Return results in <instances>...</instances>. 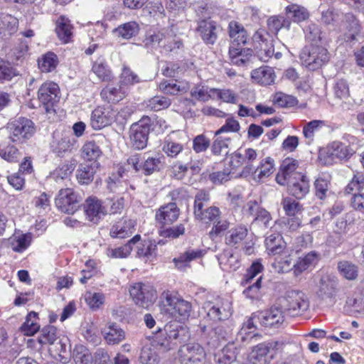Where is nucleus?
<instances>
[{"label": "nucleus", "mask_w": 364, "mask_h": 364, "mask_svg": "<svg viewBox=\"0 0 364 364\" xmlns=\"http://www.w3.org/2000/svg\"><path fill=\"white\" fill-rule=\"evenodd\" d=\"M191 338L188 328L176 322L166 323L159 328L154 336V343L164 351L170 350L179 344L187 342Z\"/></svg>", "instance_id": "obj_1"}, {"label": "nucleus", "mask_w": 364, "mask_h": 364, "mask_svg": "<svg viewBox=\"0 0 364 364\" xmlns=\"http://www.w3.org/2000/svg\"><path fill=\"white\" fill-rule=\"evenodd\" d=\"M9 136L13 143L24 144L36 133L34 122L26 117H18L9 122L6 126Z\"/></svg>", "instance_id": "obj_2"}, {"label": "nucleus", "mask_w": 364, "mask_h": 364, "mask_svg": "<svg viewBox=\"0 0 364 364\" xmlns=\"http://www.w3.org/2000/svg\"><path fill=\"white\" fill-rule=\"evenodd\" d=\"M284 311L290 316H295L306 311L309 301L306 294L299 290H289L285 296L277 299Z\"/></svg>", "instance_id": "obj_3"}, {"label": "nucleus", "mask_w": 364, "mask_h": 364, "mask_svg": "<svg viewBox=\"0 0 364 364\" xmlns=\"http://www.w3.org/2000/svg\"><path fill=\"white\" fill-rule=\"evenodd\" d=\"M329 58L328 50L321 46H306L300 53L302 64L310 70L320 68L329 60Z\"/></svg>", "instance_id": "obj_4"}, {"label": "nucleus", "mask_w": 364, "mask_h": 364, "mask_svg": "<svg viewBox=\"0 0 364 364\" xmlns=\"http://www.w3.org/2000/svg\"><path fill=\"white\" fill-rule=\"evenodd\" d=\"M129 294L134 304L144 309L154 304L157 298L156 290L149 284L142 282L135 283L129 288Z\"/></svg>", "instance_id": "obj_5"}, {"label": "nucleus", "mask_w": 364, "mask_h": 364, "mask_svg": "<svg viewBox=\"0 0 364 364\" xmlns=\"http://www.w3.org/2000/svg\"><path fill=\"white\" fill-rule=\"evenodd\" d=\"M283 343L278 341L270 340L255 346L250 355L252 364H269L274 357L277 350L282 348Z\"/></svg>", "instance_id": "obj_6"}, {"label": "nucleus", "mask_w": 364, "mask_h": 364, "mask_svg": "<svg viewBox=\"0 0 364 364\" xmlns=\"http://www.w3.org/2000/svg\"><path fill=\"white\" fill-rule=\"evenodd\" d=\"M285 312L277 301L269 309L255 313V318L265 328H279L284 321Z\"/></svg>", "instance_id": "obj_7"}, {"label": "nucleus", "mask_w": 364, "mask_h": 364, "mask_svg": "<svg viewBox=\"0 0 364 364\" xmlns=\"http://www.w3.org/2000/svg\"><path fill=\"white\" fill-rule=\"evenodd\" d=\"M161 157H153L141 154H134L127 159V164L135 171H141L144 175L149 176L159 171L162 166Z\"/></svg>", "instance_id": "obj_8"}, {"label": "nucleus", "mask_w": 364, "mask_h": 364, "mask_svg": "<svg viewBox=\"0 0 364 364\" xmlns=\"http://www.w3.org/2000/svg\"><path fill=\"white\" fill-rule=\"evenodd\" d=\"M38 98L47 113L55 112L54 107L60 100L58 85L53 82L43 83L38 89Z\"/></svg>", "instance_id": "obj_9"}, {"label": "nucleus", "mask_w": 364, "mask_h": 364, "mask_svg": "<svg viewBox=\"0 0 364 364\" xmlns=\"http://www.w3.org/2000/svg\"><path fill=\"white\" fill-rule=\"evenodd\" d=\"M257 151L252 148H247L242 151L238 149L230 155V166L232 169H237L244 166L242 174L253 173L255 166L252 162L257 159Z\"/></svg>", "instance_id": "obj_10"}, {"label": "nucleus", "mask_w": 364, "mask_h": 364, "mask_svg": "<svg viewBox=\"0 0 364 364\" xmlns=\"http://www.w3.org/2000/svg\"><path fill=\"white\" fill-rule=\"evenodd\" d=\"M151 119L144 117L137 124H132L130 129V139L132 147L135 149H143L147 145L150 132Z\"/></svg>", "instance_id": "obj_11"}, {"label": "nucleus", "mask_w": 364, "mask_h": 364, "mask_svg": "<svg viewBox=\"0 0 364 364\" xmlns=\"http://www.w3.org/2000/svg\"><path fill=\"white\" fill-rule=\"evenodd\" d=\"M117 113L110 105L99 106L92 112L90 125L95 130L108 127L115 121Z\"/></svg>", "instance_id": "obj_12"}, {"label": "nucleus", "mask_w": 364, "mask_h": 364, "mask_svg": "<svg viewBox=\"0 0 364 364\" xmlns=\"http://www.w3.org/2000/svg\"><path fill=\"white\" fill-rule=\"evenodd\" d=\"M80 199L71 188L61 189L55 198V205L62 212L73 214L79 208Z\"/></svg>", "instance_id": "obj_13"}, {"label": "nucleus", "mask_w": 364, "mask_h": 364, "mask_svg": "<svg viewBox=\"0 0 364 364\" xmlns=\"http://www.w3.org/2000/svg\"><path fill=\"white\" fill-rule=\"evenodd\" d=\"M178 355L181 364H193L205 358V350L198 343H189L180 347Z\"/></svg>", "instance_id": "obj_14"}, {"label": "nucleus", "mask_w": 364, "mask_h": 364, "mask_svg": "<svg viewBox=\"0 0 364 364\" xmlns=\"http://www.w3.org/2000/svg\"><path fill=\"white\" fill-rule=\"evenodd\" d=\"M196 31L205 45L213 46L218 38L220 27L215 21L204 19L198 22Z\"/></svg>", "instance_id": "obj_15"}, {"label": "nucleus", "mask_w": 364, "mask_h": 364, "mask_svg": "<svg viewBox=\"0 0 364 364\" xmlns=\"http://www.w3.org/2000/svg\"><path fill=\"white\" fill-rule=\"evenodd\" d=\"M76 142V139L70 132L62 133L60 136L54 134L50 149L58 156L62 157L71 152Z\"/></svg>", "instance_id": "obj_16"}, {"label": "nucleus", "mask_w": 364, "mask_h": 364, "mask_svg": "<svg viewBox=\"0 0 364 364\" xmlns=\"http://www.w3.org/2000/svg\"><path fill=\"white\" fill-rule=\"evenodd\" d=\"M240 351L237 342H229L213 355L214 364H232L236 362Z\"/></svg>", "instance_id": "obj_17"}, {"label": "nucleus", "mask_w": 364, "mask_h": 364, "mask_svg": "<svg viewBox=\"0 0 364 364\" xmlns=\"http://www.w3.org/2000/svg\"><path fill=\"white\" fill-rule=\"evenodd\" d=\"M86 218L93 224H97L107 214V210L102 205L101 200L96 197H89L84 205Z\"/></svg>", "instance_id": "obj_18"}, {"label": "nucleus", "mask_w": 364, "mask_h": 364, "mask_svg": "<svg viewBox=\"0 0 364 364\" xmlns=\"http://www.w3.org/2000/svg\"><path fill=\"white\" fill-rule=\"evenodd\" d=\"M162 151L170 158H185V161H191V151L185 150L183 145L173 140L171 136H167L161 144Z\"/></svg>", "instance_id": "obj_19"}, {"label": "nucleus", "mask_w": 364, "mask_h": 364, "mask_svg": "<svg viewBox=\"0 0 364 364\" xmlns=\"http://www.w3.org/2000/svg\"><path fill=\"white\" fill-rule=\"evenodd\" d=\"M166 301L169 306L168 310L173 317L186 319L190 316L192 306L188 301L180 297L167 296Z\"/></svg>", "instance_id": "obj_20"}, {"label": "nucleus", "mask_w": 364, "mask_h": 364, "mask_svg": "<svg viewBox=\"0 0 364 364\" xmlns=\"http://www.w3.org/2000/svg\"><path fill=\"white\" fill-rule=\"evenodd\" d=\"M338 285V278L331 274L323 275L318 284L317 295L322 299L336 296Z\"/></svg>", "instance_id": "obj_21"}, {"label": "nucleus", "mask_w": 364, "mask_h": 364, "mask_svg": "<svg viewBox=\"0 0 364 364\" xmlns=\"http://www.w3.org/2000/svg\"><path fill=\"white\" fill-rule=\"evenodd\" d=\"M299 166V161L292 158L285 159L281 166L279 171L276 176V181L280 185H286V182L290 181L292 178H296L297 174H303L296 171Z\"/></svg>", "instance_id": "obj_22"}, {"label": "nucleus", "mask_w": 364, "mask_h": 364, "mask_svg": "<svg viewBox=\"0 0 364 364\" xmlns=\"http://www.w3.org/2000/svg\"><path fill=\"white\" fill-rule=\"evenodd\" d=\"M286 184L289 193L296 199H302L309 191V181L304 174H297L296 178H292Z\"/></svg>", "instance_id": "obj_23"}, {"label": "nucleus", "mask_w": 364, "mask_h": 364, "mask_svg": "<svg viewBox=\"0 0 364 364\" xmlns=\"http://www.w3.org/2000/svg\"><path fill=\"white\" fill-rule=\"evenodd\" d=\"M180 210L175 203H169L156 210L155 219L161 225H171L178 218Z\"/></svg>", "instance_id": "obj_24"}, {"label": "nucleus", "mask_w": 364, "mask_h": 364, "mask_svg": "<svg viewBox=\"0 0 364 364\" xmlns=\"http://www.w3.org/2000/svg\"><path fill=\"white\" fill-rule=\"evenodd\" d=\"M341 27L343 31V39L346 42L354 41L360 31L359 21L351 13L343 15Z\"/></svg>", "instance_id": "obj_25"}, {"label": "nucleus", "mask_w": 364, "mask_h": 364, "mask_svg": "<svg viewBox=\"0 0 364 364\" xmlns=\"http://www.w3.org/2000/svg\"><path fill=\"white\" fill-rule=\"evenodd\" d=\"M229 55L233 65L247 66L253 57V50L250 48H242L240 46H230Z\"/></svg>", "instance_id": "obj_26"}, {"label": "nucleus", "mask_w": 364, "mask_h": 364, "mask_svg": "<svg viewBox=\"0 0 364 364\" xmlns=\"http://www.w3.org/2000/svg\"><path fill=\"white\" fill-rule=\"evenodd\" d=\"M105 341L109 345L118 344L125 339V332L114 322L107 323L102 330Z\"/></svg>", "instance_id": "obj_27"}, {"label": "nucleus", "mask_w": 364, "mask_h": 364, "mask_svg": "<svg viewBox=\"0 0 364 364\" xmlns=\"http://www.w3.org/2000/svg\"><path fill=\"white\" fill-rule=\"evenodd\" d=\"M203 308L208 316L214 321L228 319L231 314L230 309H226L220 301H206Z\"/></svg>", "instance_id": "obj_28"}, {"label": "nucleus", "mask_w": 364, "mask_h": 364, "mask_svg": "<svg viewBox=\"0 0 364 364\" xmlns=\"http://www.w3.org/2000/svg\"><path fill=\"white\" fill-rule=\"evenodd\" d=\"M12 143L9 137L0 141V157L9 163H18L22 154Z\"/></svg>", "instance_id": "obj_29"}, {"label": "nucleus", "mask_w": 364, "mask_h": 364, "mask_svg": "<svg viewBox=\"0 0 364 364\" xmlns=\"http://www.w3.org/2000/svg\"><path fill=\"white\" fill-rule=\"evenodd\" d=\"M228 33L232 39L231 46H237L247 43L248 38L247 31L240 23L231 21L228 25Z\"/></svg>", "instance_id": "obj_30"}, {"label": "nucleus", "mask_w": 364, "mask_h": 364, "mask_svg": "<svg viewBox=\"0 0 364 364\" xmlns=\"http://www.w3.org/2000/svg\"><path fill=\"white\" fill-rule=\"evenodd\" d=\"M328 153L333 158L348 160L355 153V150L350 144L333 141L328 147Z\"/></svg>", "instance_id": "obj_31"}, {"label": "nucleus", "mask_w": 364, "mask_h": 364, "mask_svg": "<svg viewBox=\"0 0 364 364\" xmlns=\"http://www.w3.org/2000/svg\"><path fill=\"white\" fill-rule=\"evenodd\" d=\"M127 95V90L120 84L119 87L107 85L100 92L103 100L108 103H117L122 100Z\"/></svg>", "instance_id": "obj_32"}, {"label": "nucleus", "mask_w": 364, "mask_h": 364, "mask_svg": "<svg viewBox=\"0 0 364 364\" xmlns=\"http://www.w3.org/2000/svg\"><path fill=\"white\" fill-rule=\"evenodd\" d=\"M248 235V230L245 225H237L230 230L225 235V244L235 248L245 241Z\"/></svg>", "instance_id": "obj_33"}, {"label": "nucleus", "mask_w": 364, "mask_h": 364, "mask_svg": "<svg viewBox=\"0 0 364 364\" xmlns=\"http://www.w3.org/2000/svg\"><path fill=\"white\" fill-rule=\"evenodd\" d=\"M100 167V163H84L77 170V178L81 184H88L92 181L94 175Z\"/></svg>", "instance_id": "obj_34"}, {"label": "nucleus", "mask_w": 364, "mask_h": 364, "mask_svg": "<svg viewBox=\"0 0 364 364\" xmlns=\"http://www.w3.org/2000/svg\"><path fill=\"white\" fill-rule=\"evenodd\" d=\"M203 256V251L199 249H188L180 254L177 257L173 258V262L178 269H184L189 267V263L199 259Z\"/></svg>", "instance_id": "obj_35"}, {"label": "nucleus", "mask_w": 364, "mask_h": 364, "mask_svg": "<svg viewBox=\"0 0 364 364\" xmlns=\"http://www.w3.org/2000/svg\"><path fill=\"white\" fill-rule=\"evenodd\" d=\"M284 11L287 18L297 23L307 20L310 16L306 8L296 4L287 6Z\"/></svg>", "instance_id": "obj_36"}, {"label": "nucleus", "mask_w": 364, "mask_h": 364, "mask_svg": "<svg viewBox=\"0 0 364 364\" xmlns=\"http://www.w3.org/2000/svg\"><path fill=\"white\" fill-rule=\"evenodd\" d=\"M102 155L100 146L94 141H87L81 149V156L86 163H99L98 159Z\"/></svg>", "instance_id": "obj_37"}, {"label": "nucleus", "mask_w": 364, "mask_h": 364, "mask_svg": "<svg viewBox=\"0 0 364 364\" xmlns=\"http://www.w3.org/2000/svg\"><path fill=\"white\" fill-rule=\"evenodd\" d=\"M306 40L310 45L318 46V43H323L326 40V35L321 31L320 26L314 23H311L304 28Z\"/></svg>", "instance_id": "obj_38"}, {"label": "nucleus", "mask_w": 364, "mask_h": 364, "mask_svg": "<svg viewBox=\"0 0 364 364\" xmlns=\"http://www.w3.org/2000/svg\"><path fill=\"white\" fill-rule=\"evenodd\" d=\"M193 213L196 220L205 224H215L220 217V209L215 206L204 207Z\"/></svg>", "instance_id": "obj_39"}, {"label": "nucleus", "mask_w": 364, "mask_h": 364, "mask_svg": "<svg viewBox=\"0 0 364 364\" xmlns=\"http://www.w3.org/2000/svg\"><path fill=\"white\" fill-rule=\"evenodd\" d=\"M251 77L255 82L262 85H269L275 80L274 70L268 66L260 67L252 70Z\"/></svg>", "instance_id": "obj_40"}, {"label": "nucleus", "mask_w": 364, "mask_h": 364, "mask_svg": "<svg viewBox=\"0 0 364 364\" xmlns=\"http://www.w3.org/2000/svg\"><path fill=\"white\" fill-rule=\"evenodd\" d=\"M140 239L141 236L139 235H136L124 246L117 248H108L107 250V255L111 258H125L130 255L133 249V246L137 243Z\"/></svg>", "instance_id": "obj_41"}, {"label": "nucleus", "mask_w": 364, "mask_h": 364, "mask_svg": "<svg viewBox=\"0 0 364 364\" xmlns=\"http://www.w3.org/2000/svg\"><path fill=\"white\" fill-rule=\"evenodd\" d=\"M265 246L269 255H279L283 252L286 243L279 233H272L265 239Z\"/></svg>", "instance_id": "obj_42"}, {"label": "nucleus", "mask_w": 364, "mask_h": 364, "mask_svg": "<svg viewBox=\"0 0 364 364\" xmlns=\"http://www.w3.org/2000/svg\"><path fill=\"white\" fill-rule=\"evenodd\" d=\"M73 27L68 18L60 16L56 21L55 32L58 38L65 43H68L73 36Z\"/></svg>", "instance_id": "obj_43"}, {"label": "nucleus", "mask_w": 364, "mask_h": 364, "mask_svg": "<svg viewBox=\"0 0 364 364\" xmlns=\"http://www.w3.org/2000/svg\"><path fill=\"white\" fill-rule=\"evenodd\" d=\"M92 71L102 81L110 82L114 79V75L109 67L103 60H96L92 65Z\"/></svg>", "instance_id": "obj_44"}, {"label": "nucleus", "mask_w": 364, "mask_h": 364, "mask_svg": "<svg viewBox=\"0 0 364 364\" xmlns=\"http://www.w3.org/2000/svg\"><path fill=\"white\" fill-rule=\"evenodd\" d=\"M337 269L340 274L347 280H355L358 276V266L350 261L338 262Z\"/></svg>", "instance_id": "obj_45"}, {"label": "nucleus", "mask_w": 364, "mask_h": 364, "mask_svg": "<svg viewBox=\"0 0 364 364\" xmlns=\"http://www.w3.org/2000/svg\"><path fill=\"white\" fill-rule=\"evenodd\" d=\"M58 64V58L53 52H48L38 60V68L43 73H50L54 70Z\"/></svg>", "instance_id": "obj_46"}, {"label": "nucleus", "mask_w": 364, "mask_h": 364, "mask_svg": "<svg viewBox=\"0 0 364 364\" xmlns=\"http://www.w3.org/2000/svg\"><path fill=\"white\" fill-rule=\"evenodd\" d=\"M267 24L269 31L277 34L282 28L289 30L291 26V21L283 16H272L267 19Z\"/></svg>", "instance_id": "obj_47"}, {"label": "nucleus", "mask_w": 364, "mask_h": 364, "mask_svg": "<svg viewBox=\"0 0 364 364\" xmlns=\"http://www.w3.org/2000/svg\"><path fill=\"white\" fill-rule=\"evenodd\" d=\"M139 31V24L135 21H129L119 25L114 32L119 37L129 39L137 35Z\"/></svg>", "instance_id": "obj_48"}, {"label": "nucleus", "mask_w": 364, "mask_h": 364, "mask_svg": "<svg viewBox=\"0 0 364 364\" xmlns=\"http://www.w3.org/2000/svg\"><path fill=\"white\" fill-rule=\"evenodd\" d=\"M157 245L155 241L151 240H144L137 247V256L150 259L156 256Z\"/></svg>", "instance_id": "obj_49"}, {"label": "nucleus", "mask_w": 364, "mask_h": 364, "mask_svg": "<svg viewBox=\"0 0 364 364\" xmlns=\"http://www.w3.org/2000/svg\"><path fill=\"white\" fill-rule=\"evenodd\" d=\"M263 31H257L254 38L255 40H259L262 41V44H260L259 51L258 53V55L259 59L264 62H267L269 58L274 55V48L272 43L268 44L266 42V40L263 38L261 33H263Z\"/></svg>", "instance_id": "obj_50"}, {"label": "nucleus", "mask_w": 364, "mask_h": 364, "mask_svg": "<svg viewBox=\"0 0 364 364\" xmlns=\"http://www.w3.org/2000/svg\"><path fill=\"white\" fill-rule=\"evenodd\" d=\"M133 224L131 220L124 223H118L112 226L110 230V235L112 237L125 238L130 236L133 232Z\"/></svg>", "instance_id": "obj_51"}, {"label": "nucleus", "mask_w": 364, "mask_h": 364, "mask_svg": "<svg viewBox=\"0 0 364 364\" xmlns=\"http://www.w3.org/2000/svg\"><path fill=\"white\" fill-rule=\"evenodd\" d=\"M201 339L210 349L218 348L222 341L218 337L213 328L208 330L205 326H200Z\"/></svg>", "instance_id": "obj_52"}, {"label": "nucleus", "mask_w": 364, "mask_h": 364, "mask_svg": "<svg viewBox=\"0 0 364 364\" xmlns=\"http://www.w3.org/2000/svg\"><path fill=\"white\" fill-rule=\"evenodd\" d=\"M38 320V314L35 311L30 312L26 318V321L22 325L21 329L27 336H33L40 328V325L37 323Z\"/></svg>", "instance_id": "obj_53"}, {"label": "nucleus", "mask_w": 364, "mask_h": 364, "mask_svg": "<svg viewBox=\"0 0 364 364\" xmlns=\"http://www.w3.org/2000/svg\"><path fill=\"white\" fill-rule=\"evenodd\" d=\"M31 243V237L27 234L14 235L10 239L12 250L16 252H22L26 250Z\"/></svg>", "instance_id": "obj_54"}, {"label": "nucleus", "mask_w": 364, "mask_h": 364, "mask_svg": "<svg viewBox=\"0 0 364 364\" xmlns=\"http://www.w3.org/2000/svg\"><path fill=\"white\" fill-rule=\"evenodd\" d=\"M18 20L8 14H1L0 15V28L4 31H7L9 35L14 33L18 29Z\"/></svg>", "instance_id": "obj_55"}, {"label": "nucleus", "mask_w": 364, "mask_h": 364, "mask_svg": "<svg viewBox=\"0 0 364 364\" xmlns=\"http://www.w3.org/2000/svg\"><path fill=\"white\" fill-rule=\"evenodd\" d=\"M345 191L348 194H353V192H364V174L361 172H356L353 177L346 186Z\"/></svg>", "instance_id": "obj_56"}, {"label": "nucleus", "mask_w": 364, "mask_h": 364, "mask_svg": "<svg viewBox=\"0 0 364 364\" xmlns=\"http://www.w3.org/2000/svg\"><path fill=\"white\" fill-rule=\"evenodd\" d=\"M274 169V160L270 157H267L261 161L257 168L255 166L253 173L257 174L259 178H262L270 176L273 173Z\"/></svg>", "instance_id": "obj_57"}, {"label": "nucleus", "mask_w": 364, "mask_h": 364, "mask_svg": "<svg viewBox=\"0 0 364 364\" xmlns=\"http://www.w3.org/2000/svg\"><path fill=\"white\" fill-rule=\"evenodd\" d=\"M76 161L73 159L60 165L52 173L53 178L58 181L66 178L75 168Z\"/></svg>", "instance_id": "obj_58"}, {"label": "nucleus", "mask_w": 364, "mask_h": 364, "mask_svg": "<svg viewBox=\"0 0 364 364\" xmlns=\"http://www.w3.org/2000/svg\"><path fill=\"white\" fill-rule=\"evenodd\" d=\"M57 340V328L53 326H45L41 330V335L38 337V342L43 345L51 346Z\"/></svg>", "instance_id": "obj_59"}, {"label": "nucleus", "mask_w": 364, "mask_h": 364, "mask_svg": "<svg viewBox=\"0 0 364 364\" xmlns=\"http://www.w3.org/2000/svg\"><path fill=\"white\" fill-rule=\"evenodd\" d=\"M316 254L314 252L308 253L303 258H300L295 264H293L294 274L298 276L304 271L306 270L316 260Z\"/></svg>", "instance_id": "obj_60"}, {"label": "nucleus", "mask_w": 364, "mask_h": 364, "mask_svg": "<svg viewBox=\"0 0 364 364\" xmlns=\"http://www.w3.org/2000/svg\"><path fill=\"white\" fill-rule=\"evenodd\" d=\"M73 357L75 364H92L91 354L83 346L74 348Z\"/></svg>", "instance_id": "obj_61"}, {"label": "nucleus", "mask_w": 364, "mask_h": 364, "mask_svg": "<svg viewBox=\"0 0 364 364\" xmlns=\"http://www.w3.org/2000/svg\"><path fill=\"white\" fill-rule=\"evenodd\" d=\"M170 105V99L164 96H155L150 99L146 104L147 107L154 112L166 109Z\"/></svg>", "instance_id": "obj_62"}, {"label": "nucleus", "mask_w": 364, "mask_h": 364, "mask_svg": "<svg viewBox=\"0 0 364 364\" xmlns=\"http://www.w3.org/2000/svg\"><path fill=\"white\" fill-rule=\"evenodd\" d=\"M335 97L341 100H346L350 96L349 87L344 79H338L333 86Z\"/></svg>", "instance_id": "obj_63"}, {"label": "nucleus", "mask_w": 364, "mask_h": 364, "mask_svg": "<svg viewBox=\"0 0 364 364\" xmlns=\"http://www.w3.org/2000/svg\"><path fill=\"white\" fill-rule=\"evenodd\" d=\"M51 346H53L51 350L55 351L62 358H67L70 352V345L68 338H60L54 342V344Z\"/></svg>", "instance_id": "obj_64"}]
</instances>
